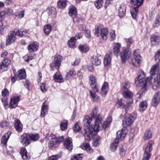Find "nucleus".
<instances>
[{"label": "nucleus", "instance_id": "1", "mask_svg": "<svg viewBox=\"0 0 160 160\" xmlns=\"http://www.w3.org/2000/svg\"><path fill=\"white\" fill-rule=\"evenodd\" d=\"M98 111V108L95 107L90 114L92 118L89 116L86 115L83 120V125L87 127L86 128H84V138L88 142L90 141L100 130L103 129H106L108 128L112 121V117L109 116L102 124L103 119L99 115L98 116L97 113Z\"/></svg>", "mask_w": 160, "mask_h": 160}, {"label": "nucleus", "instance_id": "2", "mask_svg": "<svg viewBox=\"0 0 160 160\" xmlns=\"http://www.w3.org/2000/svg\"><path fill=\"white\" fill-rule=\"evenodd\" d=\"M160 64L159 62H157L155 64L153 65L150 71V74L154 75L157 74L156 78H152L151 77H147L145 79L146 74L142 69L138 70V76L135 79V83L137 87H141V90L142 92L147 91L148 89V86L151 84L152 85L155 84L156 83L158 86H160V68H159Z\"/></svg>", "mask_w": 160, "mask_h": 160}, {"label": "nucleus", "instance_id": "3", "mask_svg": "<svg viewBox=\"0 0 160 160\" xmlns=\"http://www.w3.org/2000/svg\"><path fill=\"white\" fill-rule=\"evenodd\" d=\"M144 0H130V2L134 5L130 12L133 19H136L138 12V8L143 3Z\"/></svg>", "mask_w": 160, "mask_h": 160}, {"label": "nucleus", "instance_id": "4", "mask_svg": "<svg viewBox=\"0 0 160 160\" xmlns=\"http://www.w3.org/2000/svg\"><path fill=\"white\" fill-rule=\"evenodd\" d=\"M125 118L122 121V127H128L132 124L137 117V113L134 111L131 114L126 113Z\"/></svg>", "mask_w": 160, "mask_h": 160}, {"label": "nucleus", "instance_id": "5", "mask_svg": "<svg viewBox=\"0 0 160 160\" xmlns=\"http://www.w3.org/2000/svg\"><path fill=\"white\" fill-rule=\"evenodd\" d=\"M154 143V141L151 140L148 143V145L146 147L143 154L142 160H149L152 155L151 151L152 150V145Z\"/></svg>", "mask_w": 160, "mask_h": 160}, {"label": "nucleus", "instance_id": "6", "mask_svg": "<svg viewBox=\"0 0 160 160\" xmlns=\"http://www.w3.org/2000/svg\"><path fill=\"white\" fill-rule=\"evenodd\" d=\"M52 140H50L48 144V147L50 149L52 148L54 145L60 144L64 142V139L63 136L57 137L55 135H52Z\"/></svg>", "mask_w": 160, "mask_h": 160}, {"label": "nucleus", "instance_id": "7", "mask_svg": "<svg viewBox=\"0 0 160 160\" xmlns=\"http://www.w3.org/2000/svg\"><path fill=\"white\" fill-rule=\"evenodd\" d=\"M139 49L135 50L133 52V58L132 60V64L136 67H139L142 62V57Z\"/></svg>", "mask_w": 160, "mask_h": 160}, {"label": "nucleus", "instance_id": "8", "mask_svg": "<svg viewBox=\"0 0 160 160\" xmlns=\"http://www.w3.org/2000/svg\"><path fill=\"white\" fill-rule=\"evenodd\" d=\"M127 128L124 127H123L121 130H118L117 132V136L115 139V142L116 143H119L123 139L127 134Z\"/></svg>", "mask_w": 160, "mask_h": 160}, {"label": "nucleus", "instance_id": "9", "mask_svg": "<svg viewBox=\"0 0 160 160\" xmlns=\"http://www.w3.org/2000/svg\"><path fill=\"white\" fill-rule=\"evenodd\" d=\"M89 82L90 87L95 92L99 91L97 87L98 82L95 77L93 74H91L89 77Z\"/></svg>", "mask_w": 160, "mask_h": 160}, {"label": "nucleus", "instance_id": "10", "mask_svg": "<svg viewBox=\"0 0 160 160\" xmlns=\"http://www.w3.org/2000/svg\"><path fill=\"white\" fill-rule=\"evenodd\" d=\"M11 64V60L8 58H5L0 63L1 72L7 71L8 69V66Z\"/></svg>", "mask_w": 160, "mask_h": 160}, {"label": "nucleus", "instance_id": "11", "mask_svg": "<svg viewBox=\"0 0 160 160\" xmlns=\"http://www.w3.org/2000/svg\"><path fill=\"white\" fill-rule=\"evenodd\" d=\"M20 142L25 147L28 146L31 143L29 133H24L20 136Z\"/></svg>", "mask_w": 160, "mask_h": 160}, {"label": "nucleus", "instance_id": "12", "mask_svg": "<svg viewBox=\"0 0 160 160\" xmlns=\"http://www.w3.org/2000/svg\"><path fill=\"white\" fill-rule=\"evenodd\" d=\"M15 31H10L7 37L6 44L8 45L12 43L15 42L16 39V37L15 34Z\"/></svg>", "mask_w": 160, "mask_h": 160}, {"label": "nucleus", "instance_id": "13", "mask_svg": "<svg viewBox=\"0 0 160 160\" xmlns=\"http://www.w3.org/2000/svg\"><path fill=\"white\" fill-rule=\"evenodd\" d=\"M62 60L63 57L61 55L59 54H56L54 55L52 63L54 64V67L57 70H59Z\"/></svg>", "mask_w": 160, "mask_h": 160}, {"label": "nucleus", "instance_id": "14", "mask_svg": "<svg viewBox=\"0 0 160 160\" xmlns=\"http://www.w3.org/2000/svg\"><path fill=\"white\" fill-rule=\"evenodd\" d=\"M131 53L129 50L126 49L122 50L120 54L122 62L124 63L130 57Z\"/></svg>", "mask_w": 160, "mask_h": 160}, {"label": "nucleus", "instance_id": "15", "mask_svg": "<svg viewBox=\"0 0 160 160\" xmlns=\"http://www.w3.org/2000/svg\"><path fill=\"white\" fill-rule=\"evenodd\" d=\"M20 100V97L19 96H13L10 98L9 107L10 109L15 108L18 106Z\"/></svg>", "mask_w": 160, "mask_h": 160}, {"label": "nucleus", "instance_id": "16", "mask_svg": "<svg viewBox=\"0 0 160 160\" xmlns=\"http://www.w3.org/2000/svg\"><path fill=\"white\" fill-rule=\"evenodd\" d=\"M39 44L37 42L30 43L28 46L27 48L30 53H33L37 51L39 48Z\"/></svg>", "mask_w": 160, "mask_h": 160}, {"label": "nucleus", "instance_id": "17", "mask_svg": "<svg viewBox=\"0 0 160 160\" xmlns=\"http://www.w3.org/2000/svg\"><path fill=\"white\" fill-rule=\"evenodd\" d=\"M12 132L8 131L2 136L1 139L0 145L2 147L6 146Z\"/></svg>", "mask_w": 160, "mask_h": 160}, {"label": "nucleus", "instance_id": "18", "mask_svg": "<svg viewBox=\"0 0 160 160\" xmlns=\"http://www.w3.org/2000/svg\"><path fill=\"white\" fill-rule=\"evenodd\" d=\"M63 144L66 148L70 151L73 148V144L72 138L68 137L64 139Z\"/></svg>", "mask_w": 160, "mask_h": 160}, {"label": "nucleus", "instance_id": "19", "mask_svg": "<svg viewBox=\"0 0 160 160\" xmlns=\"http://www.w3.org/2000/svg\"><path fill=\"white\" fill-rule=\"evenodd\" d=\"M160 102V91L155 92L152 99V104L154 107H156Z\"/></svg>", "mask_w": 160, "mask_h": 160}, {"label": "nucleus", "instance_id": "20", "mask_svg": "<svg viewBox=\"0 0 160 160\" xmlns=\"http://www.w3.org/2000/svg\"><path fill=\"white\" fill-rule=\"evenodd\" d=\"M150 44L152 46L158 45L160 41L159 36L152 34L150 37Z\"/></svg>", "mask_w": 160, "mask_h": 160}, {"label": "nucleus", "instance_id": "21", "mask_svg": "<svg viewBox=\"0 0 160 160\" xmlns=\"http://www.w3.org/2000/svg\"><path fill=\"white\" fill-rule=\"evenodd\" d=\"M127 149L126 145L123 143L119 146L118 149V153L121 158H123L125 156Z\"/></svg>", "mask_w": 160, "mask_h": 160}, {"label": "nucleus", "instance_id": "22", "mask_svg": "<svg viewBox=\"0 0 160 160\" xmlns=\"http://www.w3.org/2000/svg\"><path fill=\"white\" fill-rule=\"evenodd\" d=\"M127 6L124 4H122L118 9V16L120 18H123L126 14Z\"/></svg>", "mask_w": 160, "mask_h": 160}, {"label": "nucleus", "instance_id": "23", "mask_svg": "<svg viewBox=\"0 0 160 160\" xmlns=\"http://www.w3.org/2000/svg\"><path fill=\"white\" fill-rule=\"evenodd\" d=\"M112 54V51H108L105 55L103 61V63L105 66L108 65L110 64Z\"/></svg>", "mask_w": 160, "mask_h": 160}, {"label": "nucleus", "instance_id": "24", "mask_svg": "<svg viewBox=\"0 0 160 160\" xmlns=\"http://www.w3.org/2000/svg\"><path fill=\"white\" fill-rule=\"evenodd\" d=\"M14 127L18 132H22L23 129V125L19 119H17L14 120Z\"/></svg>", "mask_w": 160, "mask_h": 160}, {"label": "nucleus", "instance_id": "25", "mask_svg": "<svg viewBox=\"0 0 160 160\" xmlns=\"http://www.w3.org/2000/svg\"><path fill=\"white\" fill-rule=\"evenodd\" d=\"M80 148L84 150H86L89 154H92L93 153V151L89 143L83 142L81 144Z\"/></svg>", "mask_w": 160, "mask_h": 160}, {"label": "nucleus", "instance_id": "26", "mask_svg": "<svg viewBox=\"0 0 160 160\" xmlns=\"http://www.w3.org/2000/svg\"><path fill=\"white\" fill-rule=\"evenodd\" d=\"M109 90V85L108 83L104 82L102 87L101 89V94L102 97H105L107 94Z\"/></svg>", "mask_w": 160, "mask_h": 160}, {"label": "nucleus", "instance_id": "27", "mask_svg": "<svg viewBox=\"0 0 160 160\" xmlns=\"http://www.w3.org/2000/svg\"><path fill=\"white\" fill-rule=\"evenodd\" d=\"M18 79L22 80L25 79L27 77L26 70L25 69H21L18 71Z\"/></svg>", "mask_w": 160, "mask_h": 160}, {"label": "nucleus", "instance_id": "28", "mask_svg": "<svg viewBox=\"0 0 160 160\" xmlns=\"http://www.w3.org/2000/svg\"><path fill=\"white\" fill-rule=\"evenodd\" d=\"M20 154L23 159H29L31 158V156L25 147L22 148L20 151Z\"/></svg>", "mask_w": 160, "mask_h": 160}, {"label": "nucleus", "instance_id": "29", "mask_svg": "<svg viewBox=\"0 0 160 160\" xmlns=\"http://www.w3.org/2000/svg\"><path fill=\"white\" fill-rule=\"evenodd\" d=\"M46 102H44L42 104L40 113V117L44 118L48 113V107L45 103Z\"/></svg>", "mask_w": 160, "mask_h": 160}, {"label": "nucleus", "instance_id": "30", "mask_svg": "<svg viewBox=\"0 0 160 160\" xmlns=\"http://www.w3.org/2000/svg\"><path fill=\"white\" fill-rule=\"evenodd\" d=\"M108 28H103L100 29V33L102 38L104 40H106L108 38Z\"/></svg>", "mask_w": 160, "mask_h": 160}, {"label": "nucleus", "instance_id": "31", "mask_svg": "<svg viewBox=\"0 0 160 160\" xmlns=\"http://www.w3.org/2000/svg\"><path fill=\"white\" fill-rule=\"evenodd\" d=\"M72 21L74 23H82L84 21V19L79 14H76L72 17Z\"/></svg>", "mask_w": 160, "mask_h": 160}, {"label": "nucleus", "instance_id": "32", "mask_svg": "<svg viewBox=\"0 0 160 160\" xmlns=\"http://www.w3.org/2000/svg\"><path fill=\"white\" fill-rule=\"evenodd\" d=\"M67 0H59L57 3V8L59 9L63 10L67 6Z\"/></svg>", "mask_w": 160, "mask_h": 160}, {"label": "nucleus", "instance_id": "33", "mask_svg": "<svg viewBox=\"0 0 160 160\" xmlns=\"http://www.w3.org/2000/svg\"><path fill=\"white\" fill-rule=\"evenodd\" d=\"M78 49L82 53H85L89 50V47L86 44H80L78 46Z\"/></svg>", "mask_w": 160, "mask_h": 160}, {"label": "nucleus", "instance_id": "34", "mask_svg": "<svg viewBox=\"0 0 160 160\" xmlns=\"http://www.w3.org/2000/svg\"><path fill=\"white\" fill-rule=\"evenodd\" d=\"M122 95L123 97L125 99H128L130 101L133 100L132 97L133 96V94L130 91H123L122 92Z\"/></svg>", "mask_w": 160, "mask_h": 160}, {"label": "nucleus", "instance_id": "35", "mask_svg": "<svg viewBox=\"0 0 160 160\" xmlns=\"http://www.w3.org/2000/svg\"><path fill=\"white\" fill-rule=\"evenodd\" d=\"M121 45L119 43H115L113 48V52L115 55L118 56V54L120 51Z\"/></svg>", "mask_w": 160, "mask_h": 160}, {"label": "nucleus", "instance_id": "36", "mask_svg": "<svg viewBox=\"0 0 160 160\" xmlns=\"http://www.w3.org/2000/svg\"><path fill=\"white\" fill-rule=\"evenodd\" d=\"M77 14V9L76 7L73 5H71L69 9L68 14L72 18Z\"/></svg>", "mask_w": 160, "mask_h": 160}, {"label": "nucleus", "instance_id": "37", "mask_svg": "<svg viewBox=\"0 0 160 160\" xmlns=\"http://www.w3.org/2000/svg\"><path fill=\"white\" fill-rule=\"evenodd\" d=\"M53 79L56 82L59 83L62 82L64 81L62 76L61 74L57 75L56 73L53 75Z\"/></svg>", "mask_w": 160, "mask_h": 160}, {"label": "nucleus", "instance_id": "38", "mask_svg": "<svg viewBox=\"0 0 160 160\" xmlns=\"http://www.w3.org/2000/svg\"><path fill=\"white\" fill-rule=\"evenodd\" d=\"M52 30V26L49 23L45 25L43 28L44 33L46 35H48Z\"/></svg>", "mask_w": 160, "mask_h": 160}, {"label": "nucleus", "instance_id": "39", "mask_svg": "<svg viewBox=\"0 0 160 160\" xmlns=\"http://www.w3.org/2000/svg\"><path fill=\"white\" fill-rule=\"evenodd\" d=\"M68 121L67 120H63L61 121L60 124V127L61 130L62 131H65L68 128Z\"/></svg>", "mask_w": 160, "mask_h": 160}, {"label": "nucleus", "instance_id": "40", "mask_svg": "<svg viewBox=\"0 0 160 160\" xmlns=\"http://www.w3.org/2000/svg\"><path fill=\"white\" fill-rule=\"evenodd\" d=\"M76 40L75 37H72L69 39L67 44L70 48H74L75 47V42Z\"/></svg>", "mask_w": 160, "mask_h": 160}, {"label": "nucleus", "instance_id": "41", "mask_svg": "<svg viewBox=\"0 0 160 160\" xmlns=\"http://www.w3.org/2000/svg\"><path fill=\"white\" fill-rule=\"evenodd\" d=\"M147 107V102L146 101L141 102L139 105V110L140 112H143L145 110Z\"/></svg>", "mask_w": 160, "mask_h": 160}, {"label": "nucleus", "instance_id": "42", "mask_svg": "<svg viewBox=\"0 0 160 160\" xmlns=\"http://www.w3.org/2000/svg\"><path fill=\"white\" fill-rule=\"evenodd\" d=\"M67 74L65 77V79L66 80H68L70 77H73L76 75V72L73 68H71L68 70V71L67 72Z\"/></svg>", "mask_w": 160, "mask_h": 160}, {"label": "nucleus", "instance_id": "43", "mask_svg": "<svg viewBox=\"0 0 160 160\" xmlns=\"http://www.w3.org/2000/svg\"><path fill=\"white\" fill-rule=\"evenodd\" d=\"M152 131L149 129L146 130L144 133L143 139L144 140L149 139L152 138Z\"/></svg>", "mask_w": 160, "mask_h": 160}, {"label": "nucleus", "instance_id": "44", "mask_svg": "<svg viewBox=\"0 0 160 160\" xmlns=\"http://www.w3.org/2000/svg\"><path fill=\"white\" fill-rule=\"evenodd\" d=\"M36 55L35 54H27L24 55L23 58L25 62H28L30 61H31L35 58V56Z\"/></svg>", "mask_w": 160, "mask_h": 160}, {"label": "nucleus", "instance_id": "45", "mask_svg": "<svg viewBox=\"0 0 160 160\" xmlns=\"http://www.w3.org/2000/svg\"><path fill=\"white\" fill-rule=\"evenodd\" d=\"M83 156L82 153L75 154L71 156L70 160H82Z\"/></svg>", "mask_w": 160, "mask_h": 160}, {"label": "nucleus", "instance_id": "46", "mask_svg": "<svg viewBox=\"0 0 160 160\" xmlns=\"http://www.w3.org/2000/svg\"><path fill=\"white\" fill-rule=\"evenodd\" d=\"M29 136L31 142L32 141H37L38 140L39 138V135L38 133L33 134L32 133H29Z\"/></svg>", "mask_w": 160, "mask_h": 160}, {"label": "nucleus", "instance_id": "47", "mask_svg": "<svg viewBox=\"0 0 160 160\" xmlns=\"http://www.w3.org/2000/svg\"><path fill=\"white\" fill-rule=\"evenodd\" d=\"M91 61L93 65L98 66L100 64L101 60L98 57L93 56L91 59Z\"/></svg>", "mask_w": 160, "mask_h": 160}, {"label": "nucleus", "instance_id": "48", "mask_svg": "<svg viewBox=\"0 0 160 160\" xmlns=\"http://www.w3.org/2000/svg\"><path fill=\"white\" fill-rule=\"evenodd\" d=\"M15 31V34L16 36H17L20 37H23L26 34V32L23 30L22 31L19 29H15L14 30Z\"/></svg>", "mask_w": 160, "mask_h": 160}, {"label": "nucleus", "instance_id": "49", "mask_svg": "<svg viewBox=\"0 0 160 160\" xmlns=\"http://www.w3.org/2000/svg\"><path fill=\"white\" fill-rule=\"evenodd\" d=\"M133 103V100H132L129 102H127L126 104L124 103V106L123 107V108H124L126 113H128V112L129 109L131 107V104Z\"/></svg>", "mask_w": 160, "mask_h": 160}, {"label": "nucleus", "instance_id": "50", "mask_svg": "<svg viewBox=\"0 0 160 160\" xmlns=\"http://www.w3.org/2000/svg\"><path fill=\"white\" fill-rule=\"evenodd\" d=\"M103 3V0H97L94 2V5L96 8L99 9L102 7Z\"/></svg>", "mask_w": 160, "mask_h": 160}, {"label": "nucleus", "instance_id": "51", "mask_svg": "<svg viewBox=\"0 0 160 160\" xmlns=\"http://www.w3.org/2000/svg\"><path fill=\"white\" fill-rule=\"evenodd\" d=\"M119 143H116L115 142L112 143L110 145V149L111 151L114 152L117 150L118 146V144Z\"/></svg>", "mask_w": 160, "mask_h": 160}, {"label": "nucleus", "instance_id": "52", "mask_svg": "<svg viewBox=\"0 0 160 160\" xmlns=\"http://www.w3.org/2000/svg\"><path fill=\"white\" fill-rule=\"evenodd\" d=\"M73 132L75 133L79 132L81 130V128L78 125V122H76L73 127Z\"/></svg>", "mask_w": 160, "mask_h": 160}, {"label": "nucleus", "instance_id": "53", "mask_svg": "<svg viewBox=\"0 0 160 160\" xmlns=\"http://www.w3.org/2000/svg\"><path fill=\"white\" fill-rule=\"evenodd\" d=\"M121 88L122 89L124 90L128 89L130 86V83L128 82H126L122 83L121 84Z\"/></svg>", "mask_w": 160, "mask_h": 160}, {"label": "nucleus", "instance_id": "54", "mask_svg": "<svg viewBox=\"0 0 160 160\" xmlns=\"http://www.w3.org/2000/svg\"><path fill=\"white\" fill-rule=\"evenodd\" d=\"M124 103L122 102V98H118L116 102V104L118 105V107L120 108H123V107L124 106Z\"/></svg>", "mask_w": 160, "mask_h": 160}, {"label": "nucleus", "instance_id": "55", "mask_svg": "<svg viewBox=\"0 0 160 160\" xmlns=\"http://www.w3.org/2000/svg\"><path fill=\"white\" fill-rule=\"evenodd\" d=\"M40 88L41 91L43 93L46 92L48 89L46 83L44 82L41 83Z\"/></svg>", "mask_w": 160, "mask_h": 160}, {"label": "nucleus", "instance_id": "56", "mask_svg": "<svg viewBox=\"0 0 160 160\" xmlns=\"http://www.w3.org/2000/svg\"><path fill=\"white\" fill-rule=\"evenodd\" d=\"M8 98L7 97H3L1 99V101L5 108L8 106Z\"/></svg>", "mask_w": 160, "mask_h": 160}, {"label": "nucleus", "instance_id": "57", "mask_svg": "<svg viewBox=\"0 0 160 160\" xmlns=\"http://www.w3.org/2000/svg\"><path fill=\"white\" fill-rule=\"evenodd\" d=\"M160 25V17L156 18L153 24L152 27L154 28H157Z\"/></svg>", "mask_w": 160, "mask_h": 160}, {"label": "nucleus", "instance_id": "58", "mask_svg": "<svg viewBox=\"0 0 160 160\" xmlns=\"http://www.w3.org/2000/svg\"><path fill=\"white\" fill-rule=\"evenodd\" d=\"M138 87L140 88V90L139 91L140 92H141V93H137L135 95V98H136L135 100L136 102L138 101L141 99V94H142L143 93H145L146 91H145V92H142L141 90V87Z\"/></svg>", "mask_w": 160, "mask_h": 160}, {"label": "nucleus", "instance_id": "59", "mask_svg": "<svg viewBox=\"0 0 160 160\" xmlns=\"http://www.w3.org/2000/svg\"><path fill=\"white\" fill-rule=\"evenodd\" d=\"M3 12L5 13V15L6 14L9 16H10L13 14L12 10L9 8H6L4 11Z\"/></svg>", "mask_w": 160, "mask_h": 160}, {"label": "nucleus", "instance_id": "60", "mask_svg": "<svg viewBox=\"0 0 160 160\" xmlns=\"http://www.w3.org/2000/svg\"><path fill=\"white\" fill-rule=\"evenodd\" d=\"M9 91L6 88H4L2 91L1 94L3 97H7L9 95Z\"/></svg>", "mask_w": 160, "mask_h": 160}, {"label": "nucleus", "instance_id": "61", "mask_svg": "<svg viewBox=\"0 0 160 160\" xmlns=\"http://www.w3.org/2000/svg\"><path fill=\"white\" fill-rule=\"evenodd\" d=\"M10 79L12 84L14 83L18 79L17 75L11 74L10 76Z\"/></svg>", "mask_w": 160, "mask_h": 160}, {"label": "nucleus", "instance_id": "62", "mask_svg": "<svg viewBox=\"0 0 160 160\" xmlns=\"http://www.w3.org/2000/svg\"><path fill=\"white\" fill-rule=\"evenodd\" d=\"M6 28L5 25H4L3 24L2 22L1 24L0 25V34L2 35L4 34L5 31L4 30Z\"/></svg>", "mask_w": 160, "mask_h": 160}, {"label": "nucleus", "instance_id": "63", "mask_svg": "<svg viewBox=\"0 0 160 160\" xmlns=\"http://www.w3.org/2000/svg\"><path fill=\"white\" fill-rule=\"evenodd\" d=\"M84 30L86 37L88 38H90L91 37L90 30L88 28H85Z\"/></svg>", "mask_w": 160, "mask_h": 160}, {"label": "nucleus", "instance_id": "64", "mask_svg": "<svg viewBox=\"0 0 160 160\" xmlns=\"http://www.w3.org/2000/svg\"><path fill=\"white\" fill-rule=\"evenodd\" d=\"M113 0H105L104 8L106 9L110 5H111Z\"/></svg>", "mask_w": 160, "mask_h": 160}]
</instances>
